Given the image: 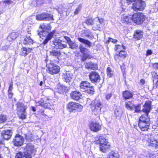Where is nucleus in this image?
I'll return each mask as SVG.
<instances>
[{"label": "nucleus", "instance_id": "3c124183", "mask_svg": "<svg viewBox=\"0 0 158 158\" xmlns=\"http://www.w3.org/2000/svg\"><path fill=\"white\" fill-rule=\"evenodd\" d=\"M90 56V55L88 54L84 55L83 56H82L81 59L83 61H84L87 59V58H88Z\"/></svg>", "mask_w": 158, "mask_h": 158}, {"label": "nucleus", "instance_id": "8fccbe9b", "mask_svg": "<svg viewBox=\"0 0 158 158\" xmlns=\"http://www.w3.org/2000/svg\"><path fill=\"white\" fill-rule=\"evenodd\" d=\"M94 20L92 18L88 19L86 21V23L87 24L93 25Z\"/></svg>", "mask_w": 158, "mask_h": 158}, {"label": "nucleus", "instance_id": "774afa93", "mask_svg": "<svg viewBox=\"0 0 158 158\" xmlns=\"http://www.w3.org/2000/svg\"><path fill=\"white\" fill-rule=\"evenodd\" d=\"M31 108H32V110L33 111H36V109H35V108L34 107H32Z\"/></svg>", "mask_w": 158, "mask_h": 158}, {"label": "nucleus", "instance_id": "052dcab7", "mask_svg": "<svg viewBox=\"0 0 158 158\" xmlns=\"http://www.w3.org/2000/svg\"><path fill=\"white\" fill-rule=\"evenodd\" d=\"M108 42H111L113 43H115L117 41V40L110 38H108Z\"/></svg>", "mask_w": 158, "mask_h": 158}, {"label": "nucleus", "instance_id": "0eeeda50", "mask_svg": "<svg viewBox=\"0 0 158 158\" xmlns=\"http://www.w3.org/2000/svg\"><path fill=\"white\" fill-rule=\"evenodd\" d=\"M145 3L142 0L135 2L132 4V8L135 11L137 10H142L144 8Z\"/></svg>", "mask_w": 158, "mask_h": 158}, {"label": "nucleus", "instance_id": "c9c22d12", "mask_svg": "<svg viewBox=\"0 0 158 158\" xmlns=\"http://www.w3.org/2000/svg\"><path fill=\"white\" fill-rule=\"evenodd\" d=\"M18 36V35L17 33L13 32L11 33V34L7 37V38L8 40L11 41L15 39Z\"/></svg>", "mask_w": 158, "mask_h": 158}, {"label": "nucleus", "instance_id": "cd10ccee", "mask_svg": "<svg viewBox=\"0 0 158 158\" xmlns=\"http://www.w3.org/2000/svg\"><path fill=\"white\" fill-rule=\"evenodd\" d=\"M143 33L140 30H136L134 33V37L137 40H139L143 36Z\"/></svg>", "mask_w": 158, "mask_h": 158}, {"label": "nucleus", "instance_id": "79ce46f5", "mask_svg": "<svg viewBox=\"0 0 158 158\" xmlns=\"http://www.w3.org/2000/svg\"><path fill=\"white\" fill-rule=\"evenodd\" d=\"M115 51L117 52H118V50L123 51L125 50L126 49V48L125 46L122 45H115V47L114 48Z\"/></svg>", "mask_w": 158, "mask_h": 158}, {"label": "nucleus", "instance_id": "c85d7f7f", "mask_svg": "<svg viewBox=\"0 0 158 158\" xmlns=\"http://www.w3.org/2000/svg\"><path fill=\"white\" fill-rule=\"evenodd\" d=\"M86 67L88 69H91L94 70L97 69L98 66L96 64H94L91 62H89L86 63L85 64Z\"/></svg>", "mask_w": 158, "mask_h": 158}, {"label": "nucleus", "instance_id": "dca6fc26", "mask_svg": "<svg viewBox=\"0 0 158 158\" xmlns=\"http://www.w3.org/2000/svg\"><path fill=\"white\" fill-rule=\"evenodd\" d=\"M52 43L54 45L53 47L56 48L63 49L67 46L66 44H62L60 40H55L52 41Z\"/></svg>", "mask_w": 158, "mask_h": 158}, {"label": "nucleus", "instance_id": "a211bd4d", "mask_svg": "<svg viewBox=\"0 0 158 158\" xmlns=\"http://www.w3.org/2000/svg\"><path fill=\"white\" fill-rule=\"evenodd\" d=\"M30 154L27 152H19L15 155V158H31Z\"/></svg>", "mask_w": 158, "mask_h": 158}, {"label": "nucleus", "instance_id": "6e6552de", "mask_svg": "<svg viewBox=\"0 0 158 158\" xmlns=\"http://www.w3.org/2000/svg\"><path fill=\"white\" fill-rule=\"evenodd\" d=\"M68 107L70 111L72 110H76L78 112L82 110L83 107L80 104L74 102H71L68 104Z\"/></svg>", "mask_w": 158, "mask_h": 158}, {"label": "nucleus", "instance_id": "7ed1b4c3", "mask_svg": "<svg viewBox=\"0 0 158 158\" xmlns=\"http://www.w3.org/2000/svg\"><path fill=\"white\" fill-rule=\"evenodd\" d=\"M102 106L103 104L101 102L96 99L92 101L90 104L91 110L95 115H97L100 113Z\"/></svg>", "mask_w": 158, "mask_h": 158}, {"label": "nucleus", "instance_id": "4be33fe9", "mask_svg": "<svg viewBox=\"0 0 158 158\" xmlns=\"http://www.w3.org/2000/svg\"><path fill=\"white\" fill-rule=\"evenodd\" d=\"M55 32L56 31L55 30H53L52 32L47 33V35L44 36H46V38L43 41V43L44 44H47L49 41L52 39Z\"/></svg>", "mask_w": 158, "mask_h": 158}, {"label": "nucleus", "instance_id": "338daca9", "mask_svg": "<svg viewBox=\"0 0 158 158\" xmlns=\"http://www.w3.org/2000/svg\"><path fill=\"white\" fill-rule=\"evenodd\" d=\"M9 94V97L10 98H12V93H8Z\"/></svg>", "mask_w": 158, "mask_h": 158}, {"label": "nucleus", "instance_id": "5fc2aeb1", "mask_svg": "<svg viewBox=\"0 0 158 158\" xmlns=\"http://www.w3.org/2000/svg\"><path fill=\"white\" fill-rule=\"evenodd\" d=\"M151 74L152 77L154 79H156L158 77V75L157 73L155 72H152Z\"/></svg>", "mask_w": 158, "mask_h": 158}, {"label": "nucleus", "instance_id": "c756f323", "mask_svg": "<svg viewBox=\"0 0 158 158\" xmlns=\"http://www.w3.org/2000/svg\"><path fill=\"white\" fill-rule=\"evenodd\" d=\"M78 40L79 42L85 44L89 48L91 47L92 43L89 40L81 37H78Z\"/></svg>", "mask_w": 158, "mask_h": 158}, {"label": "nucleus", "instance_id": "a878e982", "mask_svg": "<svg viewBox=\"0 0 158 158\" xmlns=\"http://www.w3.org/2000/svg\"><path fill=\"white\" fill-rule=\"evenodd\" d=\"M31 51V48H26L25 47L22 48L20 52V55L23 56H25L29 53H30Z\"/></svg>", "mask_w": 158, "mask_h": 158}, {"label": "nucleus", "instance_id": "c03bdc74", "mask_svg": "<svg viewBox=\"0 0 158 158\" xmlns=\"http://www.w3.org/2000/svg\"><path fill=\"white\" fill-rule=\"evenodd\" d=\"M69 48L73 49H76L78 46V45L76 43L73 41L69 43Z\"/></svg>", "mask_w": 158, "mask_h": 158}, {"label": "nucleus", "instance_id": "864d4df0", "mask_svg": "<svg viewBox=\"0 0 158 158\" xmlns=\"http://www.w3.org/2000/svg\"><path fill=\"white\" fill-rule=\"evenodd\" d=\"M112 93H109L106 95V98L107 100H109L112 97Z\"/></svg>", "mask_w": 158, "mask_h": 158}, {"label": "nucleus", "instance_id": "0e129e2a", "mask_svg": "<svg viewBox=\"0 0 158 158\" xmlns=\"http://www.w3.org/2000/svg\"><path fill=\"white\" fill-rule=\"evenodd\" d=\"M147 56L151 55L152 53V52L151 50H148L147 51Z\"/></svg>", "mask_w": 158, "mask_h": 158}, {"label": "nucleus", "instance_id": "4d7b16f0", "mask_svg": "<svg viewBox=\"0 0 158 158\" xmlns=\"http://www.w3.org/2000/svg\"><path fill=\"white\" fill-rule=\"evenodd\" d=\"M13 89V85L12 84H10V85L9 87V89L8 90V93H12V91Z\"/></svg>", "mask_w": 158, "mask_h": 158}, {"label": "nucleus", "instance_id": "f257e3e1", "mask_svg": "<svg viewBox=\"0 0 158 158\" xmlns=\"http://www.w3.org/2000/svg\"><path fill=\"white\" fill-rule=\"evenodd\" d=\"M151 102L148 101L146 102L145 104L143 105V108L142 110L144 114H142L140 117L139 123H145L148 119V123H150V119L148 116V113L150 111Z\"/></svg>", "mask_w": 158, "mask_h": 158}, {"label": "nucleus", "instance_id": "37998d69", "mask_svg": "<svg viewBox=\"0 0 158 158\" xmlns=\"http://www.w3.org/2000/svg\"><path fill=\"white\" fill-rule=\"evenodd\" d=\"M50 52L51 56L56 57L59 56L60 54L59 52L55 50L50 51Z\"/></svg>", "mask_w": 158, "mask_h": 158}, {"label": "nucleus", "instance_id": "680f3d73", "mask_svg": "<svg viewBox=\"0 0 158 158\" xmlns=\"http://www.w3.org/2000/svg\"><path fill=\"white\" fill-rule=\"evenodd\" d=\"M152 67L154 69H156L158 70V63H154L153 64Z\"/></svg>", "mask_w": 158, "mask_h": 158}, {"label": "nucleus", "instance_id": "20e7f679", "mask_svg": "<svg viewBox=\"0 0 158 158\" xmlns=\"http://www.w3.org/2000/svg\"><path fill=\"white\" fill-rule=\"evenodd\" d=\"M40 28L41 29V30L40 31V32L38 33V34L41 37V35L43 36L47 35V33H48L51 30V27L50 24H45L43 23L40 25Z\"/></svg>", "mask_w": 158, "mask_h": 158}, {"label": "nucleus", "instance_id": "f8f14e48", "mask_svg": "<svg viewBox=\"0 0 158 158\" xmlns=\"http://www.w3.org/2000/svg\"><path fill=\"white\" fill-rule=\"evenodd\" d=\"M39 105L45 108H49L52 105L51 99L47 98L45 100L41 99L38 102Z\"/></svg>", "mask_w": 158, "mask_h": 158}, {"label": "nucleus", "instance_id": "aec40b11", "mask_svg": "<svg viewBox=\"0 0 158 158\" xmlns=\"http://www.w3.org/2000/svg\"><path fill=\"white\" fill-rule=\"evenodd\" d=\"M1 135L5 139L8 140L11 137L12 133L10 130H5L2 131Z\"/></svg>", "mask_w": 158, "mask_h": 158}, {"label": "nucleus", "instance_id": "bf43d9fd", "mask_svg": "<svg viewBox=\"0 0 158 158\" xmlns=\"http://www.w3.org/2000/svg\"><path fill=\"white\" fill-rule=\"evenodd\" d=\"M64 38L67 41V43L69 44V43H70L72 41L70 39L69 37H68L65 36H64Z\"/></svg>", "mask_w": 158, "mask_h": 158}, {"label": "nucleus", "instance_id": "412c9836", "mask_svg": "<svg viewBox=\"0 0 158 158\" xmlns=\"http://www.w3.org/2000/svg\"><path fill=\"white\" fill-rule=\"evenodd\" d=\"M103 21V19H99L98 17L94 19L93 25L95 28L97 29L100 27V24L102 23Z\"/></svg>", "mask_w": 158, "mask_h": 158}, {"label": "nucleus", "instance_id": "e433bc0d", "mask_svg": "<svg viewBox=\"0 0 158 158\" xmlns=\"http://www.w3.org/2000/svg\"><path fill=\"white\" fill-rule=\"evenodd\" d=\"M82 36L89 38L92 35V33L89 30L87 29L82 31Z\"/></svg>", "mask_w": 158, "mask_h": 158}, {"label": "nucleus", "instance_id": "9b49d317", "mask_svg": "<svg viewBox=\"0 0 158 158\" xmlns=\"http://www.w3.org/2000/svg\"><path fill=\"white\" fill-rule=\"evenodd\" d=\"M24 140V139L23 136L17 134L13 139V142L15 146H20L23 144Z\"/></svg>", "mask_w": 158, "mask_h": 158}, {"label": "nucleus", "instance_id": "423d86ee", "mask_svg": "<svg viewBox=\"0 0 158 158\" xmlns=\"http://www.w3.org/2000/svg\"><path fill=\"white\" fill-rule=\"evenodd\" d=\"M133 22L137 24H140L145 20V16L141 13H135L132 16Z\"/></svg>", "mask_w": 158, "mask_h": 158}, {"label": "nucleus", "instance_id": "473e14b6", "mask_svg": "<svg viewBox=\"0 0 158 158\" xmlns=\"http://www.w3.org/2000/svg\"><path fill=\"white\" fill-rule=\"evenodd\" d=\"M118 52H119L118 54L115 56H114V58L115 60H116V58L117 57L119 56L123 58H124L126 57L127 54L125 50L122 51L121 50H118Z\"/></svg>", "mask_w": 158, "mask_h": 158}, {"label": "nucleus", "instance_id": "2f4dec72", "mask_svg": "<svg viewBox=\"0 0 158 158\" xmlns=\"http://www.w3.org/2000/svg\"><path fill=\"white\" fill-rule=\"evenodd\" d=\"M27 109V107L23 104L20 103H19L17 104V109L18 111L21 112H25V110Z\"/></svg>", "mask_w": 158, "mask_h": 158}, {"label": "nucleus", "instance_id": "49530a36", "mask_svg": "<svg viewBox=\"0 0 158 158\" xmlns=\"http://www.w3.org/2000/svg\"><path fill=\"white\" fill-rule=\"evenodd\" d=\"M6 117L5 115H0V123H4L6 120Z\"/></svg>", "mask_w": 158, "mask_h": 158}, {"label": "nucleus", "instance_id": "39448f33", "mask_svg": "<svg viewBox=\"0 0 158 158\" xmlns=\"http://www.w3.org/2000/svg\"><path fill=\"white\" fill-rule=\"evenodd\" d=\"M144 139L149 146L155 148L158 146V141L154 139L153 136L151 134L145 135Z\"/></svg>", "mask_w": 158, "mask_h": 158}, {"label": "nucleus", "instance_id": "69168bd1", "mask_svg": "<svg viewBox=\"0 0 158 158\" xmlns=\"http://www.w3.org/2000/svg\"><path fill=\"white\" fill-rule=\"evenodd\" d=\"M140 83L141 84L143 85L145 83V81L143 79H141L140 80Z\"/></svg>", "mask_w": 158, "mask_h": 158}, {"label": "nucleus", "instance_id": "ea45409f", "mask_svg": "<svg viewBox=\"0 0 158 158\" xmlns=\"http://www.w3.org/2000/svg\"><path fill=\"white\" fill-rule=\"evenodd\" d=\"M115 114L116 115V118H120L122 114V110L119 108H117L114 111Z\"/></svg>", "mask_w": 158, "mask_h": 158}, {"label": "nucleus", "instance_id": "58836bf2", "mask_svg": "<svg viewBox=\"0 0 158 158\" xmlns=\"http://www.w3.org/2000/svg\"><path fill=\"white\" fill-rule=\"evenodd\" d=\"M134 105L131 102L129 101L128 102H126V108L130 110H134Z\"/></svg>", "mask_w": 158, "mask_h": 158}, {"label": "nucleus", "instance_id": "b1692460", "mask_svg": "<svg viewBox=\"0 0 158 158\" xmlns=\"http://www.w3.org/2000/svg\"><path fill=\"white\" fill-rule=\"evenodd\" d=\"M90 84L88 81H82L80 84V89L81 91L85 92L87 88L89 86Z\"/></svg>", "mask_w": 158, "mask_h": 158}, {"label": "nucleus", "instance_id": "1a4fd4ad", "mask_svg": "<svg viewBox=\"0 0 158 158\" xmlns=\"http://www.w3.org/2000/svg\"><path fill=\"white\" fill-rule=\"evenodd\" d=\"M48 66L47 71L51 74L57 73L60 71V67L56 64L52 63Z\"/></svg>", "mask_w": 158, "mask_h": 158}, {"label": "nucleus", "instance_id": "4468645a", "mask_svg": "<svg viewBox=\"0 0 158 158\" xmlns=\"http://www.w3.org/2000/svg\"><path fill=\"white\" fill-rule=\"evenodd\" d=\"M24 152H27L29 153L32 156V155H34L36 152L35 149V148L34 145L31 144H27L24 149Z\"/></svg>", "mask_w": 158, "mask_h": 158}, {"label": "nucleus", "instance_id": "6e6d98bb", "mask_svg": "<svg viewBox=\"0 0 158 158\" xmlns=\"http://www.w3.org/2000/svg\"><path fill=\"white\" fill-rule=\"evenodd\" d=\"M11 2V0H3L2 1V2L3 3L7 5L10 4Z\"/></svg>", "mask_w": 158, "mask_h": 158}, {"label": "nucleus", "instance_id": "9d476101", "mask_svg": "<svg viewBox=\"0 0 158 158\" xmlns=\"http://www.w3.org/2000/svg\"><path fill=\"white\" fill-rule=\"evenodd\" d=\"M36 19L38 20H52L53 19L52 15L48 13H42L37 15Z\"/></svg>", "mask_w": 158, "mask_h": 158}, {"label": "nucleus", "instance_id": "393cba45", "mask_svg": "<svg viewBox=\"0 0 158 158\" xmlns=\"http://www.w3.org/2000/svg\"><path fill=\"white\" fill-rule=\"evenodd\" d=\"M68 87L63 85H58L56 89L57 91L60 94L67 92L68 91Z\"/></svg>", "mask_w": 158, "mask_h": 158}, {"label": "nucleus", "instance_id": "4c0bfd02", "mask_svg": "<svg viewBox=\"0 0 158 158\" xmlns=\"http://www.w3.org/2000/svg\"><path fill=\"white\" fill-rule=\"evenodd\" d=\"M119 157L117 152L112 151L110 153L108 158H119Z\"/></svg>", "mask_w": 158, "mask_h": 158}, {"label": "nucleus", "instance_id": "bb28decb", "mask_svg": "<svg viewBox=\"0 0 158 158\" xmlns=\"http://www.w3.org/2000/svg\"><path fill=\"white\" fill-rule=\"evenodd\" d=\"M132 20V16L130 15L128 16H123L121 18V21L123 23H127Z\"/></svg>", "mask_w": 158, "mask_h": 158}, {"label": "nucleus", "instance_id": "5701e85b", "mask_svg": "<svg viewBox=\"0 0 158 158\" xmlns=\"http://www.w3.org/2000/svg\"><path fill=\"white\" fill-rule=\"evenodd\" d=\"M70 95L72 99L76 100H79L81 96L80 92L77 91H75L72 92L70 94Z\"/></svg>", "mask_w": 158, "mask_h": 158}, {"label": "nucleus", "instance_id": "6ab92c4d", "mask_svg": "<svg viewBox=\"0 0 158 158\" xmlns=\"http://www.w3.org/2000/svg\"><path fill=\"white\" fill-rule=\"evenodd\" d=\"M73 76V74L69 72H67L64 73L63 75V78L64 79V81L67 83H69L71 81Z\"/></svg>", "mask_w": 158, "mask_h": 158}, {"label": "nucleus", "instance_id": "f3484780", "mask_svg": "<svg viewBox=\"0 0 158 158\" xmlns=\"http://www.w3.org/2000/svg\"><path fill=\"white\" fill-rule=\"evenodd\" d=\"M148 119L145 123H139V127L142 131H146L149 129L150 123H148Z\"/></svg>", "mask_w": 158, "mask_h": 158}, {"label": "nucleus", "instance_id": "f704fd0d", "mask_svg": "<svg viewBox=\"0 0 158 158\" xmlns=\"http://www.w3.org/2000/svg\"><path fill=\"white\" fill-rule=\"evenodd\" d=\"M123 98L125 100L129 99L132 97V95L130 92L126 91L123 93Z\"/></svg>", "mask_w": 158, "mask_h": 158}, {"label": "nucleus", "instance_id": "7c9ffc66", "mask_svg": "<svg viewBox=\"0 0 158 158\" xmlns=\"http://www.w3.org/2000/svg\"><path fill=\"white\" fill-rule=\"evenodd\" d=\"M33 40L30 37L29 35H26V37L23 41V43L25 44H28L30 45L33 44Z\"/></svg>", "mask_w": 158, "mask_h": 158}, {"label": "nucleus", "instance_id": "72a5a7b5", "mask_svg": "<svg viewBox=\"0 0 158 158\" xmlns=\"http://www.w3.org/2000/svg\"><path fill=\"white\" fill-rule=\"evenodd\" d=\"M79 48L80 52L83 54V55L88 54L87 53L89 52L88 49L85 47L81 44L80 45Z\"/></svg>", "mask_w": 158, "mask_h": 158}, {"label": "nucleus", "instance_id": "a18cd8bd", "mask_svg": "<svg viewBox=\"0 0 158 158\" xmlns=\"http://www.w3.org/2000/svg\"><path fill=\"white\" fill-rule=\"evenodd\" d=\"M113 71L111 69L110 67H108L107 69V74L108 76L109 77H112L113 75Z\"/></svg>", "mask_w": 158, "mask_h": 158}, {"label": "nucleus", "instance_id": "f03ea898", "mask_svg": "<svg viewBox=\"0 0 158 158\" xmlns=\"http://www.w3.org/2000/svg\"><path fill=\"white\" fill-rule=\"evenodd\" d=\"M97 144H99L100 150L103 152H105L110 148V143L107 141L106 139L103 136H101L96 141Z\"/></svg>", "mask_w": 158, "mask_h": 158}, {"label": "nucleus", "instance_id": "a19ab883", "mask_svg": "<svg viewBox=\"0 0 158 158\" xmlns=\"http://www.w3.org/2000/svg\"><path fill=\"white\" fill-rule=\"evenodd\" d=\"M85 92L88 94H93L94 92V89L93 86H91L90 84L85 89Z\"/></svg>", "mask_w": 158, "mask_h": 158}, {"label": "nucleus", "instance_id": "09e8293b", "mask_svg": "<svg viewBox=\"0 0 158 158\" xmlns=\"http://www.w3.org/2000/svg\"><path fill=\"white\" fill-rule=\"evenodd\" d=\"M81 8V6L79 5L78 6L74 12V15L77 14Z\"/></svg>", "mask_w": 158, "mask_h": 158}, {"label": "nucleus", "instance_id": "ddd939ff", "mask_svg": "<svg viewBox=\"0 0 158 158\" xmlns=\"http://www.w3.org/2000/svg\"><path fill=\"white\" fill-rule=\"evenodd\" d=\"M89 77L91 81L93 82H98L100 80V77L99 74L95 72L90 73Z\"/></svg>", "mask_w": 158, "mask_h": 158}, {"label": "nucleus", "instance_id": "2eb2a0df", "mask_svg": "<svg viewBox=\"0 0 158 158\" xmlns=\"http://www.w3.org/2000/svg\"><path fill=\"white\" fill-rule=\"evenodd\" d=\"M91 130L95 132H97L101 129V125L98 123L96 122H92L90 124Z\"/></svg>", "mask_w": 158, "mask_h": 158}, {"label": "nucleus", "instance_id": "e2e57ef3", "mask_svg": "<svg viewBox=\"0 0 158 158\" xmlns=\"http://www.w3.org/2000/svg\"><path fill=\"white\" fill-rule=\"evenodd\" d=\"M9 48V47L7 45H5L3 46H2L1 48V50H7Z\"/></svg>", "mask_w": 158, "mask_h": 158}, {"label": "nucleus", "instance_id": "de8ad7c7", "mask_svg": "<svg viewBox=\"0 0 158 158\" xmlns=\"http://www.w3.org/2000/svg\"><path fill=\"white\" fill-rule=\"evenodd\" d=\"M141 104H139L136 106H134V108L135 112L139 113L140 111Z\"/></svg>", "mask_w": 158, "mask_h": 158}, {"label": "nucleus", "instance_id": "603ef678", "mask_svg": "<svg viewBox=\"0 0 158 158\" xmlns=\"http://www.w3.org/2000/svg\"><path fill=\"white\" fill-rule=\"evenodd\" d=\"M21 114L19 116V118L23 119L26 118V115L25 114V112H21Z\"/></svg>", "mask_w": 158, "mask_h": 158}, {"label": "nucleus", "instance_id": "13d9d810", "mask_svg": "<svg viewBox=\"0 0 158 158\" xmlns=\"http://www.w3.org/2000/svg\"><path fill=\"white\" fill-rule=\"evenodd\" d=\"M36 2V3L38 5H41L43 3L44 0H35Z\"/></svg>", "mask_w": 158, "mask_h": 158}]
</instances>
